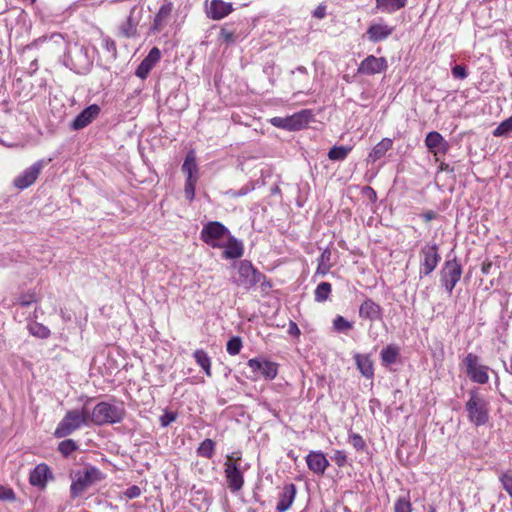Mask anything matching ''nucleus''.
I'll use <instances>...</instances> for the list:
<instances>
[{
  "label": "nucleus",
  "instance_id": "f257e3e1",
  "mask_svg": "<svg viewBox=\"0 0 512 512\" xmlns=\"http://www.w3.org/2000/svg\"><path fill=\"white\" fill-rule=\"evenodd\" d=\"M126 415L123 403L99 402L90 412V422L97 426L120 423Z\"/></svg>",
  "mask_w": 512,
  "mask_h": 512
},
{
  "label": "nucleus",
  "instance_id": "f03ea898",
  "mask_svg": "<svg viewBox=\"0 0 512 512\" xmlns=\"http://www.w3.org/2000/svg\"><path fill=\"white\" fill-rule=\"evenodd\" d=\"M90 424V410L87 406L81 409L69 410L57 425L54 436L56 438H64L71 435L74 431L84 426H89Z\"/></svg>",
  "mask_w": 512,
  "mask_h": 512
},
{
  "label": "nucleus",
  "instance_id": "7ed1b4c3",
  "mask_svg": "<svg viewBox=\"0 0 512 512\" xmlns=\"http://www.w3.org/2000/svg\"><path fill=\"white\" fill-rule=\"evenodd\" d=\"M102 473L94 466H87L83 471H78L72 477L70 494L72 498L80 497L89 487L101 481Z\"/></svg>",
  "mask_w": 512,
  "mask_h": 512
},
{
  "label": "nucleus",
  "instance_id": "20e7f679",
  "mask_svg": "<svg viewBox=\"0 0 512 512\" xmlns=\"http://www.w3.org/2000/svg\"><path fill=\"white\" fill-rule=\"evenodd\" d=\"M467 417L475 426L485 425L489 420L488 403L477 392L471 391L470 398L465 404Z\"/></svg>",
  "mask_w": 512,
  "mask_h": 512
},
{
  "label": "nucleus",
  "instance_id": "39448f33",
  "mask_svg": "<svg viewBox=\"0 0 512 512\" xmlns=\"http://www.w3.org/2000/svg\"><path fill=\"white\" fill-rule=\"evenodd\" d=\"M263 278V274L255 269L248 260H242L237 264V272L232 281L239 287L249 290Z\"/></svg>",
  "mask_w": 512,
  "mask_h": 512
},
{
  "label": "nucleus",
  "instance_id": "423d86ee",
  "mask_svg": "<svg viewBox=\"0 0 512 512\" xmlns=\"http://www.w3.org/2000/svg\"><path fill=\"white\" fill-rule=\"evenodd\" d=\"M462 275V267L456 259L444 263L440 271V281L446 291L451 294Z\"/></svg>",
  "mask_w": 512,
  "mask_h": 512
},
{
  "label": "nucleus",
  "instance_id": "0eeeda50",
  "mask_svg": "<svg viewBox=\"0 0 512 512\" xmlns=\"http://www.w3.org/2000/svg\"><path fill=\"white\" fill-rule=\"evenodd\" d=\"M421 256V268L420 275L428 276L430 275L438 263L441 260V256L438 253V245L435 243H426L420 251Z\"/></svg>",
  "mask_w": 512,
  "mask_h": 512
},
{
  "label": "nucleus",
  "instance_id": "6e6552de",
  "mask_svg": "<svg viewBox=\"0 0 512 512\" xmlns=\"http://www.w3.org/2000/svg\"><path fill=\"white\" fill-rule=\"evenodd\" d=\"M309 116L310 113L307 110H303L288 117H274L270 122L275 127L296 131L308 124Z\"/></svg>",
  "mask_w": 512,
  "mask_h": 512
},
{
  "label": "nucleus",
  "instance_id": "1a4fd4ad",
  "mask_svg": "<svg viewBox=\"0 0 512 512\" xmlns=\"http://www.w3.org/2000/svg\"><path fill=\"white\" fill-rule=\"evenodd\" d=\"M228 233L227 228L219 222H209L201 231V239L212 247H219V241Z\"/></svg>",
  "mask_w": 512,
  "mask_h": 512
},
{
  "label": "nucleus",
  "instance_id": "9d476101",
  "mask_svg": "<svg viewBox=\"0 0 512 512\" xmlns=\"http://www.w3.org/2000/svg\"><path fill=\"white\" fill-rule=\"evenodd\" d=\"M224 472L229 489L237 492L242 489L244 485L243 473L239 469V465L231 461V457L227 456V461L224 463Z\"/></svg>",
  "mask_w": 512,
  "mask_h": 512
},
{
  "label": "nucleus",
  "instance_id": "9b49d317",
  "mask_svg": "<svg viewBox=\"0 0 512 512\" xmlns=\"http://www.w3.org/2000/svg\"><path fill=\"white\" fill-rule=\"evenodd\" d=\"M467 366V374L473 382L485 384L488 382V368L486 366L478 365V357L469 353L465 358Z\"/></svg>",
  "mask_w": 512,
  "mask_h": 512
},
{
  "label": "nucleus",
  "instance_id": "f8f14e48",
  "mask_svg": "<svg viewBox=\"0 0 512 512\" xmlns=\"http://www.w3.org/2000/svg\"><path fill=\"white\" fill-rule=\"evenodd\" d=\"M387 68V60L384 57L369 55L359 64L357 72L363 75H374L385 71Z\"/></svg>",
  "mask_w": 512,
  "mask_h": 512
},
{
  "label": "nucleus",
  "instance_id": "ddd939ff",
  "mask_svg": "<svg viewBox=\"0 0 512 512\" xmlns=\"http://www.w3.org/2000/svg\"><path fill=\"white\" fill-rule=\"evenodd\" d=\"M45 162L39 160L14 179V185L18 189H25L31 186L38 178Z\"/></svg>",
  "mask_w": 512,
  "mask_h": 512
},
{
  "label": "nucleus",
  "instance_id": "4468645a",
  "mask_svg": "<svg viewBox=\"0 0 512 512\" xmlns=\"http://www.w3.org/2000/svg\"><path fill=\"white\" fill-rule=\"evenodd\" d=\"M248 366L254 373L262 375L265 379H274L278 372L277 364L265 359H250L248 361Z\"/></svg>",
  "mask_w": 512,
  "mask_h": 512
},
{
  "label": "nucleus",
  "instance_id": "2eb2a0df",
  "mask_svg": "<svg viewBox=\"0 0 512 512\" xmlns=\"http://www.w3.org/2000/svg\"><path fill=\"white\" fill-rule=\"evenodd\" d=\"M33 44L36 47L44 45V49L49 53H59L65 49V41L60 33L38 38Z\"/></svg>",
  "mask_w": 512,
  "mask_h": 512
},
{
  "label": "nucleus",
  "instance_id": "dca6fc26",
  "mask_svg": "<svg viewBox=\"0 0 512 512\" xmlns=\"http://www.w3.org/2000/svg\"><path fill=\"white\" fill-rule=\"evenodd\" d=\"M425 145L435 156L444 155L449 149L448 142L436 131L429 132L425 138Z\"/></svg>",
  "mask_w": 512,
  "mask_h": 512
},
{
  "label": "nucleus",
  "instance_id": "f3484780",
  "mask_svg": "<svg viewBox=\"0 0 512 512\" xmlns=\"http://www.w3.org/2000/svg\"><path fill=\"white\" fill-rule=\"evenodd\" d=\"M100 108L98 105L93 104L85 108L76 118L73 120L71 127L74 130H80L89 125L99 114Z\"/></svg>",
  "mask_w": 512,
  "mask_h": 512
},
{
  "label": "nucleus",
  "instance_id": "a211bd4d",
  "mask_svg": "<svg viewBox=\"0 0 512 512\" xmlns=\"http://www.w3.org/2000/svg\"><path fill=\"white\" fill-rule=\"evenodd\" d=\"M359 317L371 322L382 318V308L372 299L367 298L359 307Z\"/></svg>",
  "mask_w": 512,
  "mask_h": 512
},
{
  "label": "nucleus",
  "instance_id": "6ab92c4d",
  "mask_svg": "<svg viewBox=\"0 0 512 512\" xmlns=\"http://www.w3.org/2000/svg\"><path fill=\"white\" fill-rule=\"evenodd\" d=\"M306 462L308 468L316 474L323 475L327 467L329 466V461L325 457L322 452L319 451H311L306 456Z\"/></svg>",
  "mask_w": 512,
  "mask_h": 512
},
{
  "label": "nucleus",
  "instance_id": "aec40b11",
  "mask_svg": "<svg viewBox=\"0 0 512 512\" xmlns=\"http://www.w3.org/2000/svg\"><path fill=\"white\" fill-rule=\"evenodd\" d=\"M233 11L231 3L222 0H212L207 8V15L213 20H220Z\"/></svg>",
  "mask_w": 512,
  "mask_h": 512
},
{
  "label": "nucleus",
  "instance_id": "412c9836",
  "mask_svg": "<svg viewBox=\"0 0 512 512\" xmlns=\"http://www.w3.org/2000/svg\"><path fill=\"white\" fill-rule=\"evenodd\" d=\"M51 475L50 469L46 464H38L30 473L29 481L33 486L43 488L46 486L48 476Z\"/></svg>",
  "mask_w": 512,
  "mask_h": 512
},
{
  "label": "nucleus",
  "instance_id": "4be33fe9",
  "mask_svg": "<svg viewBox=\"0 0 512 512\" xmlns=\"http://www.w3.org/2000/svg\"><path fill=\"white\" fill-rule=\"evenodd\" d=\"M295 496H296V487L294 484H288L286 485L281 494H280V499H279V502L277 503V511L278 512H285L287 511L294 499H295Z\"/></svg>",
  "mask_w": 512,
  "mask_h": 512
},
{
  "label": "nucleus",
  "instance_id": "5701e85b",
  "mask_svg": "<svg viewBox=\"0 0 512 512\" xmlns=\"http://www.w3.org/2000/svg\"><path fill=\"white\" fill-rule=\"evenodd\" d=\"M393 30V27L386 24H373L368 28L367 35L370 41L376 43L388 38Z\"/></svg>",
  "mask_w": 512,
  "mask_h": 512
},
{
  "label": "nucleus",
  "instance_id": "b1692460",
  "mask_svg": "<svg viewBox=\"0 0 512 512\" xmlns=\"http://www.w3.org/2000/svg\"><path fill=\"white\" fill-rule=\"evenodd\" d=\"M392 140L390 138H383L379 143H377L371 152L368 155L369 162H376L380 158H382L388 150L392 147Z\"/></svg>",
  "mask_w": 512,
  "mask_h": 512
},
{
  "label": "nucleus",
  "instance_id": "393cba45",
  "mask_svg": "<svg viewBox=\"0 0 512 512\" xmlns=\"http://www.w3.org/2000/svg\"><path fill=\"white\" fill-rule=\"evenodd\" d=\"M182 171L186 174V179H198V166L196 163V155L193 150H190L186 154L184 163L182 165Z\"/></svg>",
  "mask_w": 512,
  "mask_h": 512
},
{
  "label": "nucleus",
  "instance_id": "a878e982",
  "mask_svg": "<svg viewBox=\"0 0 512 512\" xmlns=\"http://www.w3.org/2000/svg\"><path fill=\"white\" fill-rule=\"evenodd\" d=\"M355 362L361 374L370 379L374 375L373 362L368 355L356 354Z\"/></svg>",
  "mask_w": 512,
  "mask_h": 512
},
{
  "label": "nucleus",
  "instance_id": "bb28decb",
  "mask_svg": "<svg viewBox=\"0 0 512 512\" xmlns=\"http://www.w3.org/2000/svg\"><path fill=\"white\" fill-rule=\"evenodd\" d=\"M407 0H376V9L385 13H393L405 7Z\"/></svg>",
  "mask_w": 512,
  "mask_h": 512
},
{
  "label": "nucleus",
  "instance_id": "cd10ccee",
  "mask_svg": "<svg viewBox=\"0 0 512 512\" xmlns=\"http://www.w3.org/2000/svg\"><path fill=\"white\" fill-rule=\"evenodd\" d=\"M331 250L329 248L324 249V251L321 253L320 257L318 258V266L316 269V275H326L331 267L333 266L331 262Z\"/></svg>",
  "mask_w": 512,
  "mask_h": 512
},
{
  "label": "nucleus",
  "instance_id": "c85d7f7f",
  "mask_svg": "<svg viewBox=\"0 0 512 512\" xmlns=\"http://www.w3.org/2000/svg\"><path fill=\"white\" fill-rule=\"evenodd\" d=\"M243 254L242 245L235 239L231 238L226 249L223 252V257L227 259H236L241 257Z\"/></svg>",
  "mask_w": 512,
  "mask_h": 512
},
{
  "label": "nucleus",
  "instance_id": "c756f323",
  "mask_svg": "<svg viewBox=\"0 0 512 512\" xmlns=\"http://www.w3.org/2000/svg\"><path fill=\"white\" fill-rule=\"evenodd\" d=\"M133 10L127 20L119 27L120 34L125 38H132L137 34V23L132 18Z\"/></svg>",
  "mask_w": 512,
  "mask_h": 512
},
{
  "label": "nucleus",
  "instance_id": "7c9ffc66",
  "mask_svg": "<svg viewBox=\"0 0 512 512\" xmlns=\"http://www.w3.org/2000/svg\"><path fill=\"white\" fill-rule=\"evenodd\" d=\"M194 358L197 364L205 371L206 375L210 377L212 375L211 360L207 353L202 349L196 350L194 352Z\"/></svg>",
  "mask_w": 512,
  "mask_h": 512
},
{
  "label": "nucleus",
  "instance_id": "2f4dec72",
  "mask_svg": "<svg viewBox=\"0 0 512 512\" xmlns=\"http://www.w3.org/2000/svg\"><path fill=\"white\" fill-rule=\"evenodd\" d=\"M215 442L212 439H205L200 443L196 452L197 455L203 458L211 459L215 451Z\"/></svg>",
  "mask_w": 512,
  "mask_h": 512
},
{
  "label": "nucleus",
  "instance_id": "473e14b6",
  "mask_svg": "<svg viewBox=\"0 0 512 512\" xmlns=\"http://www.w3.org/2000/svg\"><path fill=\"white\" fill-rule=\"evenodd\" d=\"M352 150L348 146H333L328 152V158L332 161L344 160Z\"/></svg>",
  "mask_w": 512,
  "mask_h": 512
},
{
  "label": "nucleus",
  "instance_id": "72a5a7b5",
  "mask_svg": "<svg viewBox=\"0 0 512 512\" xmlns=\"http://www.w3.org/2000/svg\"><path fill=\"white\" fill-rule=\"evenodd\" d=\"M398 355L399 349L393 345H388L381 351V359L385 365L395 363Z\"/></svg>",
  "mask_w": 512,
  "mask_h": 512
},
{
  "label": "nucleus",
  "instance_id": "f704fd0d",
  "mask_svg": "<svg viewBox=\"0 0 512 512\" xmlns=\"http://www.w3.org/2000/svg\"><path fill=\"white\" fill-rule=\"evenodd\" d=\"M29 332L38 338L46 339L50 336V330L41 323L32 322L28 324Z\"/></svg>",
  "mask_w": 512,
  "mask_h": 512
},
{
  "label": "nucleus",
  "instance_id": "c9c22d12",
  "mask_svg": "<svg viewBox=\"0 0 512 512\" xmlns=\"http://www.w3.org/2000/svg\"><path fill=\"white\" fill-rule=\"evenodd\" d=\"M331 293V284L328 282H321L315 290V300L317 302L326 301Z\"/></svg>",
  "mask_w": 512,
  "mask_h": 512
},
{
  "label": "nucleus",
  "instance_id": "e433bc0d",
  "mask_svg": "<svg viewBox=\"0 0 512 512\" xmlns=\"http://www.w3.org/2000/svg\"><path fill=\"white\" fill-rule=\"evenodd\" d=\"M172 11V4H164L160 7L158 13L155 16L154 25L157 29L162 25V22L170 15Z\"/></svg>",
  "mask_w": 512,
  "mask_h": 512
},
{
  "label": "nucleus",
  "instance_id": "4c0bfd02",
  "mask_svg": "<svg viewBox=\"0 0 512 512\" xmlns=\"http://www.w3.org/2000/svg\"><path fill=\"white\" fill-rule=\"evenodd\" d=\"M499 481L503 489L512 498V470L508 469L499 475Z\"/></svg>",
  "mask_w": 512,
  "mask_h": 512
},
{
  "label": "nucleus",
  "instance_id": "58836bf2",
  "mask_svg": "<svg viewBox=\"0 0 512 512\" xmlns=\"http://www.w3.org/2000/svg\"><path fill=\"white\" fill-rule=\"evenodd\" d=\"M78 448L76 442L72 439H66L59 443L58 450L64 456L70 455Z\"/></svg>",
  "mask_w": 512,
  "mask_h": 512
},
{
  "label": "nucleus",
  "instance_id": "ea45409f",
  "mask_svg": "<svg viewBox=\"0 0 512 512\" xmlns=\"http://www.w3.org/2000/svg\"><path fill=\"white\" fill-rule=\"evenodd\" d=\"M512 131V116L501 122L494 130V136H504Z\"/></svg>",
  "mask_w": 512,
  "mask_h": 512
},
{
  "label": "nucleus",
  "instance_id": "a19ab883",
  "mask_svg": "<svg viewBox=\"0 0 512 512\" xmlns=\"http://www.w3.org/2000/svg\"><path fill=\"white\" fill-rule=\"evenodd\" d=\"M242 348V340L240 337H232L226 345V350L230 355H237Z\"/></svg>",
  "mask_w": 512,
  "mask_h": 512
},
{
  "label": "nucleus",
  "instance_id": "79ce46f5",
  "mask_svg": "<svg viewBox=\"0 0 512 512\" xmlns=\"http://www.w3.org/2000/svg\"><path fill=\"white\" fill-rule=\"evenodd\" d=\"M333 325H334L335 330H337L339 332L348 331V330L352 329V327H353L351 322L347 321L343 316H340V315L334 319Z\"/></svg>",
  "mask_w": 512,
  "mask_h": 512
},
{
  "label": "nucleus",
  "instance_id": "37998d69",
  "mask_svg": "<svg viewBox=\"0 0 512 512\" xmlns=\"http://www.w3.org/2000/svg\"><path fill=\"white\" fill-rule=\"evenodd\" d=\"M198 179H186L184 194L188 201H192L195 197V187Z\"/></svg>",
  "mask_w": 512,
  "mask_h": 512
},
{
  "label": "nucleus",
  "instance_id": "c03bdc74",
  "mask_svg": "<svg viewBox=\"0 0 512 512\" xmlns=\"http://www.w3.org/2000/svg\"><path fill=\"white\" fill-rule=\"evenodd\" d=\"M394 512H412L410 501L404 497L398 498L394 504Z\"/></svg>",
  "mask_w": 512,
  "mask_h": 512
},
{
  "label": "nucleus",
  "instance_id": "a18cd8bd",
  "mask_svg": "<svg viewBox=\"0 0 512 512\" xmlns=\"http://www.w3.org/2000/svg\"><path fill=\"white\" fill-rule=\"evenodd\" d=\"M160 57V50L157 47H153L143 61L153 67L160 60Z\"/></svg>",
  "mask_w": 512,
  "mask_h": 512
},
{
  "label": "nucleus",
  "instance_id": "49530a36",
  "mask_svg": "<svg viewBox=\"0 0 512 512\" xmlns=\"http://www.w3.org/2000/svg\"><path fill=\"white\" fill-rule=\"evenodd\" d=\"M349 442L357 451L364 450V448L366 446L365 441L363 440L362 436H360L359 434H356V433L350 434Z\"/></svg>",
  "mask_w": 512,
  "mask_h": 512
},
{
  "label": "nucleus",
  "instance_id": "de8ad7c7",
  "mask_svg": "<svg viewBox=\"0 0 512 512\" xmlns=\"http://www.w3.org/2000/svg\"><path fill=\"white\" fill-rule=\"evenodd\" d=\"M37 301L35 293L23 294L18 298V304L26 307Z\"/></svg>",
  "mask_w": 512,
  "mask_h": 512
},
{
  "label": "nucleus",
  "instance_id": "09e8293b",
  "mask_svg": "<svg viewBox=\"0 0 512 512\" xmlns=\"http://www.w3.org/2000/svg\"><path fill=\"white\" fill-rule=\"evenodd\" d=\"M103 47L105 48V50L107 52L111 53L114 57L116 56L117 47H116V43L113 39H111L110 37H104L103 38Z\"/></svg>",
  "mask_w": 512,
  "mask_h": 512
},
{
  "label": "nucleus",
  "instance_id": "8fccbe9b",
  "mask_svg": "<svg viewBox=\"0 0 512 512\" xmlns=\"http://www.w3.org/2000/svg\"><path fill=\"white\" fill-rule=\"evenodd\" d=\"M152 68L153 67H151L149 64L142 60V62L140 63L136 70V76H138L141 79H145Z\"/></svg>",
  "mask_w": 512,
  "mask_h": 512
},
{
  "label": "nucleus",
  "instance_id": "3c124183",
  "mask_svg": "<svg viewBox=\"0 0 512 512\" xmlns=\"http://www.w3.org/2000/svg\"><path fill=\"white\" fill-rule=\"evenodd\" d=\"M332 460L339 466L343 467L347 463V456L344 451L336 450L332 456Z\"/></svg>",
  "mask_w": 512,
  "mask_h": 512
},
{
  "label": "nucleus",
  "instance_id": "603ef678",
  "mask_svg": "<svg viewBox=\"0 0 512 512\" xmlns=\"http://www.w3.org/2000/svg\"><path fill=\"white\" fill-rule=\"evenodd\" d=\"M219 37L227 44H232L235 41L234 32L227 30L225 27L221 28Z\"/></svg>",
  "mask_w": 512,
  "mask_h": 512
},
{
  "label": "nucleus",
  "instance_id": "864d4df0",
  "mask_svg": "<svg viewBox=\"0 0 512 512\" xmlns=\"http://www.w3.org/2000/svg\"><path fill=\"white\" fill-rule=\"evenodd\" d=\"M0 499L1 500H14L15 493L12 489L0 485Z\"/></svg>",
  "mask_w": 512,
  "mask_h": 512
},
{
  "label": "nucleus",
  "instance_id": "5fc2aeb1",
  "mask_svg": "<svg viewBox=\"0 0 512 512\" xmlns=\"http://www.w3.org/2000/svg\"><path fill=\"white\" fill-rule=\"evenodd\" d=\"M452 75L458 79H465L467 77L466 68L462 65H455L452 68Z\"/></svg>",
  "mask_w": 512,
  "mask_h": 512
},
{
  "label": "nucleus",
  "instance_id": "6e6d98bb",
  "mask_svg": "<svg viewBox=\"0 0 512 512\" xmlns=\"http://www.w3.org/2000/svg\"><path fill=\"white\" fill-rule=\"evenodd\" d=\"M141 494V490L138 486L134 485V486H131L129 487L126 491H125V496H127L129 499H134V498H137L139 497Z\"/></svg>",
  "mask_w": 512,
  "mask_h": 512
},
{
  "label": "nucleus",
  "instance_id": "4d7b16f0",
  "mask_svg": "<svg viewBox=\"0 0 512 512\" xmlns=\"http://www.w3.org/2000/svg\"><path fill=\"white\" fill-rule=\"evenodd\" d=\"M176 415L173 413H165L160 417V423L163 427L168 426L170 423L175 421Z\"/></svg>",
  "mask_w": 512,
  "mask_h": 512
},
{
  "label": "nucleus",
  "instance_id": "13d9d810",
  "mask_svg": "<svg viewBox=\"0 0 512 512\" xmlns=\"http://www.w3.org/2000/svg\"><path fill=\"white\" fill-rule=\"evenodd\" d=\"M288 333L295 337H298L300 335V329L298 328V326L295 322L290 321L289 327H288Z\"/></svg>",
  "mask_w": 512,
  "mask_h": 512
},
{
  "label": "nucleus",
  "instance_id": "bf43d9fd",
  "mask_svg": "<svg viewBox=\"0 0 512 512\" xmlns=\"http://www.w3.org/2000/svg\"><path fill=\"white\" fill-rule=\"evenodd\" d=\"M231 457V461L238 464V462L241 460V455L239 452L233 453L232 455H229Z\"/></svg>",
  "mask_w": 512,
  "mask_h": 512
},
{
  "label": "nucleus",
  "instance_id": "052dcab7",
  "mask_svg": "<svg viewBox=\"0 0 512 512\" xmlns=\"http://www.w3.org/2000/svg\"><path fill=\"white\" fill-rule=\"evenodd\" d=\"M324 9L323 8H317L314 12V16L317 18H323L324 17Z\"/></svg>",
  "mask_w": 512,
  "mask_h": 512
},
{
  "label": "nucleus",
  "instance_id": "680f3d73",
  "mask_svg": "<svg viewBox=\"0 0 512 512\" xmlns=\"http://www.w3.org/2000/svg\"><path fill=\"white\" fill-rule=\"evenodd\" d=\"M423 217H424V219H425L426 221H430V220H432V219L435 217V214H434V212L429 211V212L425 213V214L423 215Z\"/></svg>",
  "mask_w": 512,
  "mask_h": 512
},
{
  "label": "nucleus",
  "instance_id": "e2e57ef3",
  "mask_svg": "<svg viewBox=\"0 0 512 512\" xmlns=\"http://www.w3.org/2000/svg\"><path fill=\"white\" fill-rule=\"evenodd\" d=\"M492 264L491 263H487V264H483L482 266V272L484 274H488L489 271H490V268H491Z\"/></svg>",
  "mask_w": 512,
  "mask_h": 512
},
{
  "label": "nucleus",
  "instance_id": "0e129e2a",
  "mask_svg": "<svg viewBox=\"0 0 512 512\" xmlns=\"http://www.w3.org/2000/svg\"><path fill=\"white\" fill-rule=\"evenodd\" d=\"M296 70L300 73H304V74L307 73V69L304 66H299L296 68Z\"/></svg>",
  "mask_w": 512,
  "mask_h": 512
},
{
  "label": "nucleus",
  "instance_id": "69168bd1",
  "mask_svg": "<svg viewBox=\"0 0 512 512\" xmlns=\"http://www.w3.org/2000/svg\"><path fill=\"white\" fill-rule=\"evenodd\" d=\"M30 2H31V3H34V2H35V0H30Z\"/></svg>",
  "mask_w": 512,
  "mask_h": 512
}]
</instances>
